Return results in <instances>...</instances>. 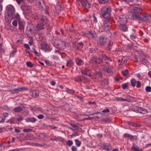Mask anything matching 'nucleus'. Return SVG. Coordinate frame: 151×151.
Returning <instances> with one entry per match:
<instances>
[{
	"mask_svg": "<svg viewBox=\"0 0 151 151\" xmlns=\"http://www.w3.org/2000/svg\"><path fill=\"white\" fill-rule=\"evenodd\" d=\"M142 9L137 7L134 8L132 12L129 13L128 17L132 20H137L140 23L142 14Z\"/></svg>",
	"mask_w": 151,
	"mask_h": 151,
	"instance_id": "f257e3e1",
	"label": "nucleus"
},
{
	"mask_svg": "<svg viewBox=\"0 0 151 151\" xmlns=\"http://www.w3.org/2000/svg\"><path fill=\"white\" fill-rule=\"evenodd\" d=\"M38 19L40 20V22L39 23L36 27V30L38 31L46 27L47 19L45 17L41 15L38 16Z\"/></svg>",
	"mask_w": 151,
	"mask_h": 151,
	"instance_id": "f03ea898",
	"label": "nucleus"
},
{
	"mask_svg": "<svg viewBox=\"0 0 151 151\" xmlns=\"http://www.w3.org/2000/svg\"><path fill=\"white\" fill-rule=\"evenodd\" d=\"M52 44L55 47L59 50H63L66 48V46L65 43L60 40L57 39L55 40L54 37L52 39Z\"/></svg>",
	"mask_w": 151,
	"mask_h": 151,
	"instance_id": "7ed1b4c3",
	"label": "nucleus"
},
{
	"mask_svg": "<svg viewBox=\"0 0 151 151\" xmlns=\"http://www.w3.org/2000/svg\"><path fill=\"white\" fill-rule=\"evenodd\" d=\"M111 8L110 7H104L101 10L102 17L105 19L109 18L111 16Z\"/></svg>",
	"mask_w": 151,
	"mask_h": 151,
	"instance_id": "20e7f679",
	"label": "nucleus"
},
{
	"mask_svg": "<svg viewBox=\"0 0 151 151\" xmlns=\"http://www.w3.org/2000/svg\"><path fill=\"white\" fill-rule=\"evenodd\" d=\"M107 38L104 35H101L99 37L97 41V43L100 46H104L107 42Z\"/></svg>",
	"mask_w": 151,
	"mask_h": 151,
	"instance_id": "39448f33",
	"label": "nucleus"
},
{
	"mask_svg": "<svg viewBox=\"0 0 151 151\" xmlns=\"http://www.w3.org/2000/svg\"><path fill=\"white\" fill-rule=\"evenodd\" d=\"M40 46L41 49L46 52H50L52 49L51 46L46 43H42Z\"/></svg>",
	"mask_w": 151,
	"mask_h": 151,
	"instance_id": "423d86ee",
	"label": "nucleus"
},
{
	"mask_svg": "<svg viewBox=\"0 0 151 151\" xmlns=\"http://www.w3.org/2000/svg\"><path fill=\"white\" fill-rule=\"evenodd\" d=\"M141 19L140 21L147 22L151 21V14H147L142 13Z\"/></svg>",
	"mask_w": 151,
	"mask_h": 151,
	"instance_id": "0eeeda50",
	"label": "nucleus"
},
{
	"mask_svg": "<svg viewBox=\"0 0 151 151\" xmlns=\"http://www.w3.org/2000/svg\"><path fill=\"white\" fill-rule=\"evenodd\" d=\"M27 89V88L23 86L22 87H18L17 88L10 90L9 91L11 92L12 94H17L19 93V92H21L22 91L26 90Z\"/></svg>",
	"mask_w": 151,
	"mask_h": 151,
	"instance_id": "6e6552de",
	"label": "nucleus"
},
{
	"mask_svg": "<svg viewBox=\"0 0 151 151\" xmlns=\"http://www.w3.org/2000/svg\"><path fill=\"white\" fill-rule=\"evenodd\" d=\"M90 63H95L96 64H99L103 62L102 60L100 58H99H99H97L96 57H93L91 59L90 61Z\"/></svg>",
	"mask_w": 151,
	"mask_h": 151,
	"instance_id": "1a4fd4ad",
	"label": "nucleus"
},
{
	"mask_svg": "<svg viewBox=\"0 0 151 151\" xmlns=\"http://www.w3.org/2000/svg\"><path fill=\"white\" fill-rule=\"evenodd\" d=\"M119 21L120 24H125L127 22V18L124 14H122L119 16Z\"/></svg>",
	"mask_w": 151,
	"mask_h": 151,
	"instance_id": "9d476101",
	"label": "nucleus"
},
{
	"mask_svg": "<svg viewBox=\"0 0 151 151\" xmlns=\"http://www.w3.org/2000/svg\"><path fill=\"white\" fill-rule=\"evenodd\" d=\"M7 14L10 16H14V9L12 6L9 5L7 7Z\"/></svg>",
	"mask_w": 151,
	"mask_h": 151,
	"instance_id": "9b49d317",
	"label": "nucleus"
},
{
	"mask_svg": "<svg viewBox=\"0 0 151 151\" xmlns=\"http://www.w3.org/2000/svg\"><path fill=\"white\" fill-rule=\"evenodd\" d=\"M146 55L145 54H143L139 58L140 61L144 65H146L148 63V61L145 58Z\"/></svg>",
	"mask_w": 151,
	"mask_h": 151,
	"instance_id": "f8f14e48",
	"label": "nucleus"
},
{
	"mask_svg": "<svg viewBox=\"0 0 151 151\" xmlns=\"http://www.w3.org/2000/svg\"><path fill=\"white\" fill-rule=\"evenodd\" d=\"M99 58H100L102 61H112V59L111 58L108 57L105 54H100L99 55Z\"/></svg>",
	"mask_w": 151,
	"mask_h": 151,
	"instance_id": "ddd939ff",
	"label": "nucleus"
},
{
	"mask_svg": "<svg viewBox=\"0 0 151 151\" xmlns=\"http://www.w3.org/2000/svg\"><path fill=\"white\" fill-rule=\"evenodd\" d=\"M111 26V23L109 22L108 19H106L104 21V26L105 29L107 28V30H108L110 28Z\"/></svg>",
	"mask_w": 151,
	"mask_h": 151,
	"instance_id": "4468645a",
	"label": "nucleus"
},
{
	"mask_svg": "<svg viewBox=\"0 0 151 151\" xmlns=\"http://www.w3.org/2000/svg\"><path fill=\"white\" fill-rule=\"evenodd\" d=\"M136 110L138 112L142 114H146L147 113V111L146 109L141 107L137 108Z\"/></svg>",
	"mask_w": 151,
	"mask_h": 151,
	"instance_id": "2eb2a0df",
	"label": "nucleus"
},
{
	"mask_svg": "<svg viewBox=\"0 0 151 151\" xmlns=\"http://www.w3.org/2000/svg\"><path fill=\"white\" fill-rule=\"evenodd\" d=\"M103 149L106 150L107 151L111 150V146L109 144H104L102 145Z\"/></svg>",
	"mask_w": 151,
	"mask_h": 151,
	"instance_id": "dca6fc26",
	"label": "nucleus"
},
{
	"mask_svg": "<svg viewBox=\"0 0 151 151\" xmlns=\"http://www.w3.org/2000/svg\"><path fill=\"white\" fill-rule=\"evenodd\" d=\"M116 100L117 101H125L128 102H131L132 100L131 99L127 98H123L122 97H116Z\"/></svg>",
	"mask_w": 151,
	"mask_h": 151,
	"instance_id": "f3484780",
	"label": "nucleus"
},
{
	"mask_svg": "<svg viewBox=\"0 0 151 151\" xmlns=\"http://www.w3.org/2000/svg\"><path fill=\"white\" fill-rule=\"evenodd\" d=\"M75 62L76 64L79 66L82 65L84 63L83 61L79 58H77L75 59Z\"/></svg>",
	"mask_w": 151,
	"mask_h": 151,
	"instance_id": "a211bd4d",
	"label": "nucleus"
},
{
	"mask_svg": "<svg viewBox=\"0 0 151 151\" xmlns=\"http://www.w3.org/2000/svg\"><path fill=\"white\" fill-rule=\"evenodd\" d=\"M34 29V26L33 24L32 23H28L27 24L26 30L33 31Z\"/></svg>",
	"mask_w": 151,
	"mask_h": 151,
	"instance_id": "6ab92c4d",
	"label": "nucleus"
},
{
	"mask_svg": "<svg viewBox=\"0 0 151 151\" xmlns=\"http://www.w3.org/2000/svg\"><path fill=\"white\" fill-rule=\"evenodd\" d=\"M119 29L122 30L123 31L126 32L127 30V28L125 25L123 24H120L118 25Z\"/></svg>",
	"mask_w": 151,
	"mask_h": 151,
	"instance_id": "aec40b11",
	"label": "nucleus"
},
{
	"mask_svg": "<svg viewBox=\"0 0 151 151\" xmlns=\"http://www.w3.org/2000/svg\"><path fill=\"white\" fill-rule=\"evenodd\" d=\"M14 17L13 16H10L9 14H7L5 16V20L6 22L10 23L12 19Z\"/></svg>",
	"mask_w": 151,
	"mask_h": 151,
	"instance_id": "412c9836",
	"label": "nucleus"
},
{
	"mask_svg": "<svg viewBox=\"0 0 151 151\" xmlns=\"http://www.w3.org/2000/svg\"><path fill=\"white\" fill-rule=\"evenodd\" d=\"M19 29L21 31L24 32V23L21 22H19Z\"/></svg>",
	"mask_w": 151,
	"mask_h": 151,
	"instance_id": "4be33fe9",
	"label": "nucleus"
},
{
	"mask_svg": "<svg viewBox=\"0 0 151 151\" xmlns=\"http://www.w3.org/2000/svg\"><path fill=\"white\" fill-rule=\"evenodd\" d=\"M26 33L27 37L29 38H32L33 37L34 34L33 31L26 30Z\"/></svg>",
	"mask_w": 151,
	"mask_h": 151,
	"instance_id": "5701e85b",
	"label": "nucleus"
},
{
	"mask_svg": "<svg viewBox=\"0 0 151 151\" xmlns=\"http://www.w3.org/2000/svg\"><path fill=\"white\" fill-rule=\"evenodd\" d=\"M26 121L27 122H30L32 123H34L37 121V119L34 117H32L27 119Z\"/></svg>",
	"mask_w": 151,
	"mask_h": 151,
	"instance_id": "b1692460",
	"label": "nucleus"
},
{
	"mask_svg": "<svg viewBox=\"0 0 151 151\" xmlns=\"http://www.w3.org/2000/svg\"><path fill=\"white\" fill-rule=\"evenodd\" d=\"M23 7L24 10L27 11V12L28 13H30L31 12L32 9V6L28 5H24V6Z\"/></svg>",
	"mask_w": 151,
	"mask_h": 151,
	"instance_id": "393cba45",
	"label": "nucleus"
},
{
	"mask_svg": "<svg viewBox=\"0 0 151 151\" xmlns=\"http://www.w3.org/2000/svg\"><path fill=\"white\" fill-rule=\"evenodd\" d=\"M90 70V68H85L84 69L82 70L81 73L82 74H84L86 75H88V76H90V75H88V73L89 72Z\"/></svg>",
	"mask_w": 151,
	"mask_h": 151,
	"instance_id": "a878e982",
	"label": "nucleus"
},
{
	"mask_svg": "<svg viewBox=\"0 0 151 151\" xmlns=\"http://www.w3.org/2000/svg\"><path fill=\"white\" fill-rule=\"evenodd\" d=\"M88 35L89 36H91L94 39L97 36L96 34L94 32H93L91 31H90L88 33Z\"/></svg>",
	"mask_w": 151,
	"mask_h": 151,
	"instance_id": "bb28decb",
	"label": "nucleus"
},
{
	"mask_svg": "<svg viewBox=\"0 0 151 151\" xmlns=\"http://www.w3.org/2000/svg\"><path fill=\"white\" fill-rule=\"evenodd\" d=\"M133 146L132 147V149L134 151H143L142 149H139L138 147L135 146L134 143H133Z\"/></svg>",
	"mask_w": 151,
	"mask_h": 151,
	"instance_id": "cd10ccee",
	"label": "nucleus"
},
{
	"mask_svg": "<svg viewBox=\"0 0 151 151\" xmlns=\"http://www.w3.org/2000/svg\"><path fill=\"white\" fill-rule=\"evenodd\" d=\"M72 126L71 127H70V128L73 130H75L79 128V127L77 125L73 123L70 124Z\"/></svg>",
	"mask_w": 151,
	"mask_h": 151,
	"instance_id": "c85d7f7f",
	"label": "nucleus"
},
{
	"mask_svg": "<svg viewBox=\"0 0 151 151\" xmlns=\"http://www.w3.org/2000/svg\"><path fill=\"white\" fill-rule=\"evenodd\" d=\"M84 76H77L75 78L74 80L76 81L81 82L82 81V78Z\"/></svg>",
	"mask_w": 151,
	"mask_h": 151,
	"instance_id": "c756f323",
	"label": "nucleus"
},
{
	"mask_svg": "<svg viewBox=\"0 0 151 151\" xmlns=\"http://www.w3.org/2000/svg\"><path fill=\"white\" fill-rule=\"evenodd\" d=\"M22 108L20 107H16L14 108L13 109L15 112H19L22 110Z\"/></svg>",
	"mask_w": 151,
	"mask_h": 151,
	"instance_id": "7c9ffc66",
	"label": "nucleus"
},
{
	"mask_svg": "<svg viewBox=\"0 0 151 151\" xmlns=\"http://www.w3.org/2000/svg\"><path fill=\"white\" fill-rule=\"evenodd\" d=\"M39 95V92L38 91H33L32 93V96L33 97L36 98Z\"/></svg>",
	"mask_w": 151,
	"mask_h": 151,
	"instance_id": "2f4dec72",
	"label": "nucleus"
},
{
	"mask_svg": "<svg viewBox=\"0 0 151 151\" xmlns=\"http://www.w3.org/2000/svg\"><path fill=\"white\" fill-rule=\"evenodd\" d=\"M73 62L72 60H69L67 62L66 66L68 67H70L73 65Z\"/></svg>",
	"mask_w": 151,
	"mask_h": 151,
	"instance_id": "473e14b6",
	"label": "nucleus"
},
{
	"mask_svg": "<svg viewBox=\"0 0 151 151\" xmlns=\"http://www.w3.org/2000/svg\"><path fill=\"white\" fill-rule=\"evenodd\" d=\"M113 45V42L111 40H110L109 41V44L108 45V47L107 48V49L108 50H110L112 47Z\"/></svg>",
	"mask_w": 151,
	"mask_h": 151,
	"instance_id": "72a5a7b5",
	"label": "nucleus"
},
{
	"mask_svg": "<svg viewBox=\"0 0 151 151\" xmlns=\"http://www.w3.org/2000/svg\"><path fill=\"white\" fill-rule=\"evenodd\" d=\"M65 91L71 94H73L74 93V91L73 89H69L68 88H66Z\"/></svg>",
	"mask_w": 151,
	"mask_h": 151,
	"instance_id": "f704fd0d",
	"label": "nucleus"
},
{
	"mask_svg": "<svg viewBox=\"0 0 151 151\" xmlns=\"http://www.w3.org/2000/svg\"><path fill=\"white\" fill-rule=\"evenodd\" d=\"M122 73L124 76H126L128 75L129 71L128 70L126 69L124 70H122Z\"/></svg>",
	"mask_w": 151,
	"mask_h": 151,
	"instance_id": "c9c22d12",
	"label": "nucleus"
},
{
	"mask_svg": "<svg viewBox=\"0 0 151 151\" xmlns=\"http://www.w3.org/2000/svg\"><path fill=\"white\" fill-rule=\"evenodd\" d=\"M96 74L97 77L100 78H102V73L99 71H97L96 72Z\"/></svg>",
	"mask_w": 151,
	"mask_h": 151,
	"instance_id": "e433bc0d",
	"label": "nucleus"
},
{
	"mask_svg": "<svg viewBox=\"0 0 151 151\" xmlns=\"http://www.w3.org/2000/svg\"><path fill=\"white\" fill-rule=\"evenodd\" d=\"M143 54H144L143 52L142 51H137L136 52L135 55L137 56H141V57L142 55Z\"/></svg>",
	"mask_w": 151,
	"mask_h": 151,
	"instance_id": "4c0bfd02",
	"label": "nucleus"
},
{
	"mask_svg": "<svg viewBox=\"0 0 151 151\" xmlns=\"http://www.w3.org/2000/svg\"><path fill=\"white\" fill-rule=\"evenodd\" d=\"M131 82L133 87H134L135 86L136 81L135 79L134 78L132 79L131 80Z\"/></svg>",
	"mask_w": 151,
	"mask_h": 151,
	"instance_id": "58836bf2",
	"label": "nucleus"
},
{
	"mask_svg": "<svg viewBox=\"0 0 151 151\" xmlns=\"http://www.w3.org/2000/svg\"><path fill=\"white\" fill-rule=\"evenodd\" d=\"M32 52H33L36 55L39 56L40 55V53L38 52L35 50L34 47H33L32 49Z\"/></svg>",
	"mask_w": 151,
	"mask_h": 151,
	"instance_id": "ea45409f",
	"label": "nucleus"
},
{
	"mask_svg": "<svg viewBox=\"0 0 151 151\" xmlns=\"http://www.w3.org/2000/svg\"><path fill=\"white\" fill-rule=\"evenodd\" d=\"M77 45H78V49L79 50H80V49L82 48L83 47V44L82 42H80L79 43H77Z\"/></svg>",
	"mask_w": 151,
	"mask_h": 151,
	"instance_id": "a19ab883",
	"label": "nucleus"
},
{
	"mask_svg": "<svg viewBox=\"0 0 151 151\" xmlns=\"http://www.w3.org/2000/svg\"><path fill=\"white\" fill-rule=\"evenodd\" d=\"M122 88L123 89H125L128 88V84L127 83H126L124 84H122Z\"/></svg>",
	"mask_w": 151,
	"mask_h": 151,
	"instance_id": "79ce46f5",
	"label": "nucleus"
},
{
	"mask_svg": "<svg viewBox=\"0 0 151 151\" xmlns=\"http://www.w3.org/2000/svg\"><path fill=\"white\" fill-rule=\"evenodd\" d=\"M97 50V48L96 47L91 48L89 49V51L91 53H94Z\"/></svg>",
	"mask_w": 151,
	"mask_h": 151,
	"instance_id": "37998d69",
	"label": "nucleus"
},
{
	"mask_svg": "<svg viewBox=\"0 0 151 151\" xmlns=\"http://www.w3.org/2000/svg\"><path fill=\"white\" fill-rule=\"evenodd\" d=\"M88 3L86 0H83L82 2V4L83 6L86 7L87 6V4Z\"/></svg>",
	"mask_w": 151,
	"mask_h": 151,
	"instance_id": "c03bdc74",
	"label": "nucleus"
},
{
	"mask_svg": "<svg viewBox=\"0 0 151 151\" xmlns=\"http://www.w3.org/2000/svg\"><path fill=\"white\" fill-rule=\"evenodd\" d=\"M23 132H32L33 130L30 128H26L23 129Z\"/></svg>",
	"mask_w": 151,
	"mask_h": 151,
	"instance_id": "a18cd8bd",
	"label": "nucleus"
},
{
	"mask_svg": "<svg viewBox=\"0 0 151 151\" xmlns=\"http://www.w3.org/2000/svg\"><path fill=\"white\" fill-rule=\"evenodd\" d=\"M75 142L76 143V145H77V146L79 147L80 146L81 143V142L79 141L77 139H76L75 140Z\"/></svg>",
	"mask_w": 151,
	"mask_h": 151,
	"instance_id": "49530a36",
	"label": "nucleus"
},
{
	"mask_svg": "<svg viewBox=\"0 0 151 151\" xmlns=\"http://www.w3.org/2000/svg\"><path fill=\"white\" fill-rule=\"evenodd\" d=\"M98 1L100 4H105L108 1V0H98Z\"/></svg>",
	"mask_w": 151,
	"mask_h": 151,
	"instance_id": "de8ad7c7",
	"label": "nucleus"
},
{
	"mask_svg": "<svg viewBox=\"0 0 151 151\" xmlns=\"http://www.w3.org/2000/svg\"><path fill=\"white\" fill-rule=\"evenodd\" d=\"M13 118H12L8 120L6 122H9L11 124H12L13 123H14V121L13 119Z\"/></svg>",
	"mask_w": 151,
	"mask_h": 151,
	"instance_id": "09e8293b",
	"label": "nucleus"
},
{
	"mask_svg": "<svg viewBox=\"0 0 151 151\" xmlns=\"http://www.w3.org/2000/svg\"><path fill=\"white\" fill-rule=\"evenodd\" d=\"M26 64L27 66L29 67L32 68L33 67V64L30 62H27Z\"/></svg>",
	"mask_w": 151,
	"mask_h": 151,
	"instance_id": "8fccbe9b",
	"label": "nucleus"
},
{
	"mask_svg": "<svg viewBox=\"0 0 151 151\" xmlns=\"http://www.w3.org/2000/svg\"><path fill=\"white\" fill-rule=\"evenodd\" d=\"M106 70L108 73L109 74H111L112 73V70L111 68L107 67L106 68Z\"/></svg>",
	"mask_w": 151,
	"mask_h": 151,
	"instance_id": "3c124183",
	"label": "nucleus"
},
{
	"mask_svg": "<svg viewBox=\"0 0 151 151\" xmlns=\"http://www.w3.org/2000/svg\"><path fill=\"white\" fill-rule=\"evenodd\" d=\"M60 31L62 35L64 36H65L66 35V33L64 32V30L62 28L60 29Z\"/></svg>",
	"mask_w": 151,
	"mask_h": 151,
	"instance_id": "603ef678",
	"label": "nucleus"
},
{
	"mask_svg": "<svg viewBox=\"0 0 151 151\" xmlns=\"http://www.w3.org/2000/svg\"><path fill=\"white\" fill-rule=\"evenodd\" d=\"M67 144L69 146H70L73 144V142L72 140H68L67 143Z\"/></svg>",
	"mask_w": 151,
	"mask_h": 151,
	"instance_id": "864d4df0",
	"label": "nucleus"
},
{
	"mask_svg": "<svg viewBox=\"0 0 151 151\" xmlns=\"http://www.w3.org/2000/svg\"><path fill=\"white\" fill-rule=\"evenodd\" d=\"M146 91L147 92H151V87L149 86L145 88Z\"/></svg>",
	"mask_w": 151,
	"mask_h": 151,
	"instance_id": "5fc2aeb1",
	"label": "nucleus"
},
{
	"mask_svg": "<svg viewBox=\"0 0 151 151\" xmlns=\"http://www.w3.org/2000/svg\"><path fill=\"white\" fill-rule=\"evenodd\" d=\"M39 40L41 41H43L44 40V38L43 36L42 35H39Z\"/></svg>",
	"mask_w": 151,
	"mask_h": 151,
	"instance_id": "6e6d98bb",
	"label": "nucleus"
},
{
	"mask_svg": "<svg viewBox=\"0 0 151 151\" xmlns=\"http://www.w3.org/2000/svg\"><path fill=\"white\" fill-rule=\"evenodd\" d=\"M141 83L140 81H138L137 83V85L136 87L138 88H140L141 87Z\"/></svg>",
	"mask_w": 151,
	"mask_h": 151,
	"instance_id": "4d7b16f0",
	"label": "nucleus"
},
{
	"mask_svg": "<svg viewBox=\"0 0 151 151\" xmlns=\"http://www.w3.org/2000/svg\"><path fill=\"white\" fill-rule=\"evenodd\" d=\"M55 9L56 10H58L59 11L61 10V6L59 5H57L55 6Z\"/></svg>",
	"mask_w": 151,
	"mask_h": 151,
	"instance_id": "13d9d810",
	"label": "nucleus"
},
{
	"mask_svg": "<svg viewBox=\"0 0 151 151\" xmlns=\"http://www.w3.org/2000/svg\"><path fill=\"white\" fill-rule=\"evenodd\" d=\"M45 63L48 66H51L52 65V63L51 62L48 60H45Z\"/></svg>",
	"mask_w": 151,
	"mask_h": 151,
	"instance_id": "bf43d9fd",
	"label": "nucleus"
},
{
	"mask_svg": "<svg viewBox=\"0 0 151 151\" xmlns=\"http://www.w3.org/2000/svg\"><path fill=\"white\" fill-rule=\"evenodd\" d=\"M130 134L127 133H125L123 135V137L125 138H129Z\"/></svg>",
	"mask_w": 151,
	"mask_h": 151,
	"instance_id": "052dcab7",
	"label": "nucleus"
},
{
	"mask_svg": "<svg viewBox=\"0 0 151 151\" xmlns=\"http://www.w3.org/2000/svg\"><path fill=\"white\" fill-rule=\"evenodd\" d=\"M12 24L14 26H16L17 25V21L14 20L12 22Z\"/></svg>",
	"mask_w": 151,
	"mask_h": 151,
	"instance_id": "680f3d73",
	"label": "nucleus"
},
{
	"mask_svg": "<svg viewBox=\"0 0 151 151\" xmlns=\"http://www.w3.org/2000/svg\"><path fill=\"white\" fill-rule=\"evenodd\" d=\"M102 112L104 113H108L110 112V110L109 109H106L103 110Z\"/></svg>",
	"mask_w": 151,
	"mask_h": 151,
	"instance_id": "e2e57ef3",
	"label": "nucleus"
},
{
	"mask_svg": "<svg viewBox=\"0 0 151 151\" xmlns=\"http://www.w3.org/2000/svg\"><path fill=\"white\" fill-rule=\"evenodd\" d=\"M24 119V118L22 116H20L19 118H17V120L18 122H20L22 120Z\"/></svg>",
	"mask_w": 151,
	"mask_h": 151,
	"instance_id": "0e129e2a",
	"label": "nucleus"
},
{
	"mask_svg": "<svg viewBox=\"0 0 151 151\" xmlns=\"http://www.w3.org/2000/svg\"><path fill=\"white\" fill-rule=\"evenodd\" d=\"M29 38L30 39V41L29 42V43L30 45H32L33 43V40L32 39V38Z\"/></svg>",
	"mask_w": 151,
	"mask_h": 151,
	"instance_id": "69168bd1",
	"label": "nucleus"
},
{
	"mask_svg": "<svg viewBox=\"0 0 151 151\" xmlns=\"http://www.w3.org/2000/svg\"><path fill=\"white\" fill-rule=\"evenodd\" d=\"M44 117V116L41 114L37 116V117L39 119H42Z\"/></svg>",
	"mask_w": 151,
	"mask_h": 151,
	"instance_id": "338daca9",
	"label": "nucleus"
},
{
	"mask_svg": "<svg viewBox=\"0 0 151 151\" xmlns=\"http://www.w3.org/2000/svg\"><path fill=\"white\" fill-rule=\"evenodd\" d=\"M4 53V50L2 48H0V54H3Z\"/></svg>",
	"mask_w": 151,
	"mask_h": 151,
	"instance_id": "774afa93",
	"label": "nucleus"
}]
</instances>
